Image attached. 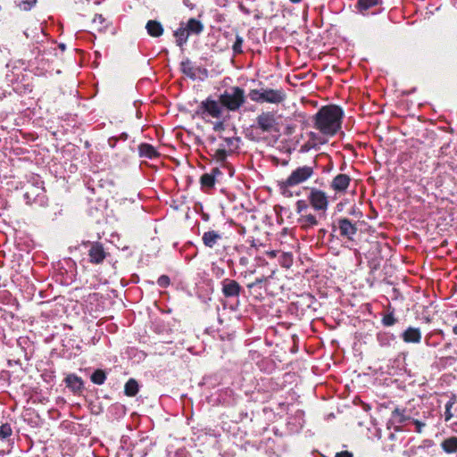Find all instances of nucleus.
<instances>
[{
    "label": "nucleus",
    "mask_w": 457,
    "mask_h": 457,
    "mask_svg": "<svg viewBox=\"0 0 457 457\" xmlns=\"http://www.w3.org/2000/svg\"><path fill=\"white\" fill-rule=\"evenodd\" d=\"M343 110L337 105L323 106L314 117L315 128L323 135L332 137L341 129Z\"/></svg>",
    "instance_id": "f257e3e1"
},
{
    "label": "nucleus",
    "mask_w": 457,
    "mask_h": 457,
    "mask_svg": "<svg viewBox=\"0 0 457 457\" xmlns=\"http://www.w3.org/2000/svg\"><path fill=\"white\" fill-rule=\"evenodd\" d=\"M313 174L314 170L312 166L304 165L296 168L286 179L278 182L281 194L285 196H291L289 188L307 181Z\"/></svg>",
    "instance_id": "f03ea898"
},
{
    "label": "nucleus",
    "mask_w": 457,
    "mask_h": 457,
    "mask_svg": "<svg viewBox=\"0 0 457 457\" xmlns=\"http://www.w3.org/2000/svg\"><path fill=\"white\" fill-rule=\"evenodd\" d=\"M250 99L255 103H267L279 104L287 98V94L282 88H260L252 89L249 93Z\"/></svg>",
    "instance_id": "7ed1b4c3"
},
{
    "label": "nucleus",
    "mask_w": 457,
    "mask_h": 457,
    "mask_svg": "<svg viewBox=\"0 0 457 457\" xmlns=\"http://www.w3.org/2000/svg\"><path fill=\"white\" fill-rule=\"evenodd\" d=\"M307 201L320 217L326 215L329 205L328 195L326 192L312 187L307 195Z\"/></svg>",
    "instance_id": "20e7f679"
},
{
    "label": "nucleus",
    "mask_w": 457,
    "mask_h": 457,
    "mask_svg": "<svg viewBox=\"0 0 457 457\" xmlns=\"http://www.w3.org/2000/svg\"><path fill=\"white\" fill-rule=\"evenodd\" d=\"M221 105L227 107L230 111L237 110L245 102L244 90L238 87H234L226 90L220 96Z\"/></svg>",
    "instance_id": "39448f33"
},
{
    "label": "nucleus",
    "mask_w": 457,
    "mask_h": 457,
    "mask_svg": "<svg viewBox=\"0 0 457 457\" xmlns=\"http://www.w3.org/2000/svg\"><path fill=\"white\" fill-rule=\"evenodd\" d=\"M195 112L203 119H220L222 114V105L215 100L207 98L198 105Z\"/></svg>",
    "instance_id": "423d86ee"
},
{
    "label": "nucleus",
    "mask_w": 457,
    "mask_h": 457,
    "mask_svg": "<svg viewBox=\"0 0 457 457\" xmlns=\"http://www.w3.org/2000/svg\"><path fill=\"white\" fill-rule=\"evenodd\" d=\"M256 128L263 132L277 131L276 116L271 112H263L256 118Z\"/></svg>",
    "instance_id": "0eeeda50"
},
{
    "label": "nucleus",
    "mask_w": 457,
    "mask_h": 457,
    "mask_svg": "<svg viewBox=\"0 0 457 457\" xmlns=\"http://www.w3.org/2000/svg\"><path fill=\"white\" fill-rule=\"evenodd\" d=\"M89 262L93 264H99L106 258L107 253L102 244L98 242H87Z\"/></svg>",
    "instance_id": "6e6552de"
},
{
    "label": "nucleus",
    "mask_w": 457,
    "mask_h": 457,
    "mask_svg": "<svg viewBox=\"0 0 457 457\" xmlns=\"http://www.w3.org/2000/svg\"><path fill=\"white\" fill-rule=\"evenodd\" d=\"M337 228L341 237H345L349 240H353V237L357 233L356 223L352 222L347 218H341L337 220Z\"/></svg>",
    "instance_id": "1a4fd4ad"
},
{
    "label": "nucleus",
    "mask_w": 457,
    "mask_h": 457,
    "mask_svg": "<svg viewBox=\"0 0 457 457\" xmlns=\"http://www.w3.org/2000/svg\"><path fill=\"white\" fill-rule=\"evenodd\" d=\"M351 178L346 174L337 175L330 183V188L337 194H344L350 186Z\"/></svg>",
    "instance_id": "9d476101"
},
{
    "label": "nucleus",
    "mask_w": 457,
    "mask_h": 457,
    "mask_svg": "<svg viewBox=\"0 0 457 457\" xmlns=\"http://www.w3.org/2000/svg\"><path fill=\"white\" fill-rule=\"evenodd\" d=\"M297 223L302 229L308 231L319 225V219L316 214L309 211L297 218Z\"/></svg>",
    "instance_id": "9b49d317"
},
{
    "label": "nucleus",
    "mask_w": 457,
    "mask_h": 457,
    "mask_svg": "<svg viewBox=\"0 0 457 457\" xmlns=\"http://www.w3.org/2000/svg\"><path fill=\"white\" fill-rule=\"evenodd\" d=\"M222 294L226 297L238 296L241 292L240 285L234 279L225 278L221 282Z\"/></svg>",
    "instance_id": "f8f14e48"
},
{
    "label": "nucleus",
    "mask_w": 457,
    "mask_h": 457,
    "mask_svg": "<svg viewBox=\"0 0 457 457\" xmlns=\"http://www.w3.org/2000/svg\"><path fill=\"white\" fill-rule=\"evenodd\" d=\"M403 340L406 343L418 344L421 340V332L418 328L409 327L402 335Z\"/></svg>",
    "instance_id": "ddd939ff"
},
{
    "label": "nucleus",
    "mask_w": 457,
    "mask_h": 457,
    "mask_svg": "<svg viewBox=\"0 0 457 457\" xmlns=\"http://www.w3.org/2000/svg\"><path fill=\"white\" fill-rule=\"evenodd\" d=\"M181 71L187 77L195 79L198 73L201 71V69L195 66L190 60L186 59L181 62Z\"/></svg>",
    "instance_id": "4468645a"
},
{
    "label": "nucleus",
    "mask_w": 457,
    "mask_h": 457,
    "mask_svg": "<svg viewBox=\"0 0 457 457\" xmlns=\"http://www.w3.org/2000/svg\"><path fill=\"white\" fill-rule=\"evenodd\" d=\"M220 239L221 235L214 230L206 231L202 237L204 245L209 248H212Z\"/></svg>",
    "instance_id": "2eb2a0df"
},
{
    "label": "nucleus",
    "mask_w": 457,
    "mask_h": 457,
    "mask_svg": "<svg viewBox=\"0 0 457 457\" xmlns=\"http://www.w3.org/2000/svg\"><path fill=\"white\" fill-rule=\"evenodd\" d=\"M139 155L141 157L154 159L158 156V152L156 149L150 144H141L138 146Z\"/></svg>",
    "instance_id": "dca6fc26"
},
{
    "label": "nucleus",
    "mask_w": 457,
    "mask_h": 457,
    "mask_svg": "<svg viewBox=\"0 0 457 457\" xmlns=\"http://www.w3.org/2000/svg\"><path fill=\"white\" fill-rule=\"evenodd\" d=\"M65 383L67 386L71 388L73 391H79L83 387L82 379L75 374H69L65 378Z\"/></svg>",
    "instance_id": "f3484780"
},
{
    "label": "nucleus",
    "mask_w": 457,
    "mask_h": 457,
    "mask_svg": "<svg viewBox=\"0 0 457 457\" xmlns=\"http://www.w3.org/2000/svg\"><path fill=\"white\" fill-rule=\"evenodd\" d=\"M145 28L148 34L152 37H160L163 33L161 23L155 21H149Z\"/></svg>",
    "instance_id": "a211bd4d"
},
{
    "label": "nucleus",
    "mask_w": 457,
    "mask_h": 457,
    "mask_svg": "<svg viewBox=\"0 0 457 457\" xmlns=\"http://www.w3.org/2000/svg\"><path fill=\"white\" fill-rule=\"evenodd\" d=\"M139 390L138 383L134 378H129L124 386V393L127 396H135Z\"/></svg>",
    "instance_id": "6ab92c4d"
},
{
    "label": "nucleus",
    "mask_w": 457,
    "mask_h": 457,
    "mask_svg": "<svg viewBox=\"0 0 457 457\" xmlns=\"http://www.w3.org/2000/svg\"><path fill=\"white\" fill-rule=\"evenodd\" d=\"M443 450L447 453H453L457 452V437L451 436L444 440L441 444Z\"/></svg>",
    "instance_id": "aec40b11"
},
{
    "label": "nucleus",
    "mask_w": 457,
    "mask_h": 457,
    "mask_svg": "<svg viewBox=\"0 0 457 457\" xmlns=\"http://www.w3.org/2000/svg\"><path fill=\"white\" fill-rule=\"evenodd\" d=\"M377 340L380 346H389L395 340V336L389 332H378L377 334Z\"/></svg>",
    "instance_id": "412c9836"
},
{
    "label": "nucleus",
    "mask_w": 457,
    "mask_h": 457,
    "mask_svg": "<svg viewBox=\"0 0 457 457\" xmlns=\"http://www.w3.org/2000/svg\"><path fill=\"white\" fill-rule=\"evenodd\" d=\"M185 27L188 30L189 35L199 34L204 29L203 24L194 18L189 19Z\"/></svg>",
    "instance_id": "4be33fe9"
},
{
    "label": "nucleus",
    "mask_w": 457,
    "mask_h": 457,
    "mask_svg": "<svg viewBox=\"0 0 457 457\" xmlns=\"http://www.w3.org/2000/svg\"><path fill=\"white\" fill-rule=\"evenodd\" d=\"M43 182L38 181L37 186L31 188L30 190H27L25 193V197L28 200V203H29L31 200L35 201L36 196H39L44 192V187H42Z\"/></svg>",
    "instance_id": "5701e85b"
},
{
    "label": "nucleus",
    "mask_w": 457,
    "mask_h": 457,
    "mask_svg": "<svg viewBox=\"0 0 457 457\" xmlns=\"http://www.w3.org/2000/svg\"><path fill=\"white\" fill-rule=\"evenodd\" d=\"M174 36L176 37L178 45L181 46L183 44L187 42L189 36V32L186 29V27L181 26L174 32Z\"/></svg>",
    "instance_id": "b1692460"
},
{
    "label": "nucleus",
    "mask_w": 457,
    "mask_h": 457,
    "mask_svg": "<svg viewBox=\"0 0 457 457\" xmlns=\"http://www.w3.org/2000/svg\"><path fill=\"white\" fill-rule=\"evenodd\" d=\"M407 420L404 415V411L396 408L391 415L390 422L391 424H401Z\"/></svg>",
    "instance_id": "393cba45"
},
{
    "label": "nucleus",
    "mask_w": 457,
    "mask_h": 457,
    "mask_svg": "<svg viewBox=\"0 0 457 457\" xmlns=\"http://www.w3.org/2000/svg\"><path fill=\"white\" fill-rule=\"evenodd\" d=\"M200 181H201L202 187H206V188H212V187H213V186L215 184V174L204 173L201 177Z\"/></svg>",
    "instance_id": "a878e982"
},
{
    "label": "nucleus",
    "mask_w": 457,
    "mask_h": 457,
    "mask_svg": "<svg viewBox=\"0 0 457 457\" xmlns=\"http://www.w3.org/2000/svg\"><path fill=\"white\" fill-rule=\"evenodd\" d=\"M106 380V374L103 370H96L91 375V381L96 385H103Z\"/></svg>",
    "instance_id": "bb28decb"
},
{
    "label": "nucleus",
    "mask_w": 457,
    "mask_h": 457,
    "mask_svg": "<svg viewBox=\"0 0 457 457\" xmlns=\"http://www.w3.org/2000/svg\"><path fill=\"white\" fill-rule=\"evenodd\" d=\"M105 22L106 21L102 14H96L92 21V23L95 26L96 29L99 32H102L105 29Z\"/></svg>",
    "instance_id": "cd10ccee"
},
{
    "label": "nucleus",
    "mask_w": 457,
    "mask_h": 457,
    "mask_svg": "<svg viewBox=\"0 0 457 457\" xmlns=\"http://www.w3.org/2000/svg\"><path fill=\"white\" fill-rule=\"evenodd\" d=\"M228 154V149L224 145H220V146L214 151L213 157L217 162H224Z\"/></svg>",
    "instance_id": "c85d7f7f"
},
{
    "label": "nucleus",
    "mask_w": 457,
    "mask_h": 457,
    "mask_svg": "<svg viewBox=\"0 0 457 457\" xmlns=\"http://www.w3.org/2000/svg\"><path fill=\"white\" fill-rule=\"evenodd\" d=\"M238 138L237 137H226L223 140L221 145H224L228 149V152H232L234 149L237 148Z\"/></svg>",
    "instance_id": "c756f323"
},
{
    "label": "nucleus",
    "mask_w": 457,
    "mask_h": 457,
    "mask_svg": "<svg viewBox=\"0 0 457 457\" xmlns=\"http://www.w3.org/2000/svg\"><path fill=\"white\" fill-rule=\"evenodd\" d=\"M379 0H359L358 7L361 11H366L378 4Z\"/></svg>",
    "instance_id": "7c9ffc66"
},
{
    "label": "nucleus",
    "mask_w": 457,
    "mask_h": 457,
    "mask_svg": "<svg viewBox=\"0 0 457 457\" xmlns=\"http://www.w3.org/2000/svg\"><path fill=\"white\" fill-rule=\"evenodd\" d=\"M12 434V429L11 428V425L8 423L2 424L0 426V438L2 440H4L11 436Z\"/></svg>",
    "instance_id": "2f4dec72"
},
{
    "label": "nucleus",
    "mask_w": 457,
    "mask_h": 457,
    "mask_svg": "<svg viewBox=\"0 0 457 457\" xmlns=\"http://www.w3.org/2000/svg\"><path fill=\"white\" fill-rule=\"evenodd\" d=\"M296 213L300 216L309 212V205L304 200H298L295 204Z\"/></svg>",
    "instance_id": "473e14b6"
},
{
    "label": "nucleus",
    "mask_w": 457,
    "mask_h": 457,
    "mask_svg": "<svg viewBox=\"0 0 457 457\" xmlns=\"http://www.w3.org/2000/svg\"><path fill=\"white\" fill-rule=\"evenodd\" d=\"M381 322L385 327H390L395 325L396 323V319L395 318L393 312L385 314L382 318Z\"/></svg>",
    "instance_id": "72a5a7b5"
},
{
    "label": "nucleus",
    "mask_w": 457,
    "mask_h": 457,
    "mask_svg": "<svg viewBox=\"0 0 457 457\" xmlns=\"http://www.w3.org/2000/svg\"><path fill=\"white\" fill-rule=\"evenodd\" d=\"M242 46H243V38L239 35H237L236 41L233 44L232 49L235 54H241L242 53Z\"/></svg>",
    "instance_id": "f704fd0d"
},
{
    "label": "nucleus",
    "mask_w": 457,
    "mask_h": 457,
    "mask_svg": "<svg viewBox=\"0 0 457 457\" xmlns=\"http://www.w3.org/2000/svg\"><path fill=\"white\" fill-rule=\"evenodd\" d=\"M170 278L166 275L161 276L157 280V284L162 287H167L170 285Z\"/></svg>",
    "instance_id": "c9c22d12"
},
{
    "label": "nucleus",
    "mask_w": 457,
    "mask_h": 457,
    "mask_svg": "<svg viewBox=\"0 0 457 457\" xmlns=\"http://www.w3.org/2000/svg\"><path fill=\"white\" fill-rule=\"evenodd\" d=\"M453 403L448 402L445 405V420L446 421L450 420L453 418V413L451 412V408L453 406Z\"/></svg>",
    "instance_id": "e433bc0d"
},
{
    "label": "nucleus",
    "mask_w": 457,
    "mask_h": 457,
    "mask_svg": "<svg viewBox=\"0 0 457 457\" xmlns=\"http://www.w3.org/2000/svg\"><path fill=\"white\" fill-rule=\"evenodd\" d=\"M37 4V0H22L23 9L30 10Z\"/></svg>",
    "instance_id": "4c0bfd02"
},
{
    "label": "nucleus",
    "mask_w": 457,
    "mask_h": 457,
    "mask_svg": "<svg viewBox=\"0 0 457 457\" xmlns=\"http://www.w3.org/2000/svg\"><path fill=\"white\" fill-rule=\"evenodd\" d=\"M266 279H267V278H266L264 276H262V277H261V278H256L253 283L248 284V286H247V287H248L249 288H253V287H257V286H259V285L262 284L263 282H265V281H266Z\"/></svg>",
    "instance_id": "58836bf2"
},
{
    "label": "nucleus",
    "mask_w": 457,
    "mask_h": 457,
    "mask_svg": "<svg viewBox=\"0 0 457 457\" xmlns=\"http://www.w3.org/2000/svg\"><path fill=\"white\" fill-rule=\"evenodd\" d=\"M413 423L415 425V431L418 433H421L422 428L425 427V423L420 420H414Z\"/></svg>",
    "instance_id": "ea45409f"
},
{
    "label": "nucleus",
    "mask_w": 457,
    "mask_h": 457,
    "mask_svg": "<svg viewBox=\"0 0 457 457\" xmlns=\"http://www.w3.org/2000/svg\"><path fill=\"white\" fill-rule=\"evenodd\" d=\"M336 457H353V454L347 451H343L341 453H337Z\"/></svg>",
    "instance_id": "a19ab883"
},
{
    "label": "nucleus",
    "mask_w": 457,
    "mask_h": 457,
    "mask_svg": "<svg viewBox=\"0 0 457 457\" xmlns=\"http://www.w3.org/2000/svg\"><path fill=\"white\" fill-rule=\"evenodd\" d=\"M214 272H215L216 277H219V278L223 276V274L225 273L224 270L220 269V268L215 269Z\"/></svg>",
    "instance_id": "79ce46f5"
},
{
    "label": "nucleus",
    "mask_w": 457,
    "mask_h": 457,
    "mask_svg": "<svg viewBox=\"0 0 457 457\" xmlns=\"http://www.w3.org/2000/svg\"><path fill=\"white\" fill-rule=\"evenodd\" d=\"M183 4L189 9H194V4L191 3L190 0H183Z\"/></svg>",
    "instance_id": "37998d69"
},
{
    "label": "nucleus",
    "mask_w": 457,
    "mask_h": 457,
    "mask_svg": "<svg viewBox=\"0 0 457 457\" xmlns=\"http://www.w3.org/2000/svg\"><path fill=\"white\" fill-rule=\"evenodd\" d=\"M239 9L245 14H249L250 13L249 10L245 6H244L243 4H239Z\"/></svg>",
    "instance_id": "c03bdc74"
},
{
    "label": "nucleus",
    "mask_w": 457,
    "mask_h": 457,
    "mask_svg": "<svg viewBox=\"0 0 457 457\" xmlns=\"http://www.w3.org/2000/svg\"><path fill=\"white\" fill-rule=\"evenodd\" d=\"M211 173L215 174V177L221 174L220 170L218 168L212 169Z\"/></svg>",
    "instance_id": "a18cd8bd"
},
{
    "label": "nucleus",
    "mask_w": 457,
    "mask_h": 457,
    "mask_svg": "<svg viewBox=\"0 0 457 457\" xmlns=\"http://www.w3.org/2000/svg\"><path fill=\"white\" fill-rule=\"evenodd\" d=\"M342 206H343V204H342V203L338 204L337 205V210H338V211H340V210L342 209Z\"/></svg>",
    "instance_id": "49530a36"
},
{
    "label": "nucleus",
    "mask_w": 457,
    "mask_h": 457,
    "mask_svg": "<svg viewBox=\"0 0 457 457\" xmlns=\"http://www.w3.org/2000/svg\"><path fill=\"white\" fill-rule=\"evenodd\" d=\"M290 264H291V260H289L288 263H283V266L288 268L290 266Z\"/></svg>",
    "instance_id": "de8ad7c7"
},
{
    "label": "nucleus",
    "mask_w": 457,
    "mask_h": 457,
    "mask_svg": "<svg viewBox=\"0 0 457 457\" xmlns=\"http://www.w3.org/2000/svg\"><path fill=\"white\" fill-rule=\"evenodd\" d=\"M453 331L455 335H457V325L453 327Z\"/></svg>",
    "instance_id": "09e8293b"
},
{
    "label": "nucleus",
    "mask_w": 457,
    "mask_h": 457,
    "mask_svg": "<svg viewBox=\"0 0 457 457\" xmlns=\"http://www.w3.org/2000/svg\"><path fill=\"white\" fill-rule=\"evenodd\" d=\"M269 254H270L271 257H275V256H276V253H275V252H274V251L270 252Z\"/></svg>",
    "instance_id": "8fccbe9b"
},
{
    "label": "nucleus",
    "mask_w": 457,
    "mask_h": 457,
    "mask_svg": "<svg viewBox=\"0 0 457 457\" xmlns=\"http://www.w3.org/2000/svg\"><path fill=\"white\" fill-rule=\"evenodd\" d=\"M292 3H295V4H298L300 3L302 0H290Z\"/></svg>",
    "instance_id": "3c124183"
}]
</instances>
